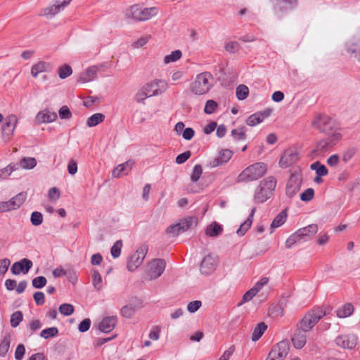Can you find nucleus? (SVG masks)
I'll return each mask as SVG.
<instances>
[{"mask_svg": "<svg viewBox=\"0 0 360 360\" xmlns=\"http://www.w3.org/2000/svg\"><path fill=\"white\" fill-rule=\"evenodd\" d=\"M311 124L314 128L324 133L328 137L333 138V134H341L339 124L334 120L325 115L315 116Z\"/></svg>", "mask_w": 360, "mask_h": 360, "instance_id": "nucleus-1", "label": "nucleus"}, {"mask_svg": "<svg viewBox=\"0 0 360 360\" xmlns=\"http://www.w3.org/2000/svg\"><path fill=\"white\" fill-rule=\"evenodd\" d=\"M276 186V179L274 176L264 179L255 189L254 202L257 204L266 202L271 198Z\"/></svg>", "mask_w": 360, "mask_h": 360, "instance_id": "nucleus-2", "label": "nucleus"}, {"mask_svg": "<svg viewBox=\"0 0 360 360\" xmlns=\"http://www.w3.org/2000/svg\"><path fill=\"white\" fill-rule=\"evenodd\" d=\"M156 7L143 8L139 4L131 6L126 10L125 15L129 20L135 22L146 21L158 14Z\"/></svg>", "mask_w": 360, "mask_h": 360, "instance_id": "nucleus-3", "label": "nucleus"}, {"mask_svg": "<svg viewBox=\"0 0 360 360\" xmlns=\"http://www.w3.org/2000/svg\"><path fill=\"white\" fill-rule=\"evenodd\" d=\"M266 165L257 162L245 168L238 176V182L255 181L262 177L266 172Z\"/></svg>", "mask_w": 360, "mask_h": 360, "instance_id": "nucleus-4", "label": "nucleus"}, {"mask_svg": "<svg viewBox=\"0 0 360 360\" xmlns=\"http://www.w3.org/2000/svg\"><path fill=\"white\" fill-rule=\"evenodd\" d=\"M212 75L208 72L199 74L195 80L191 84L192 92L196 95H203L208 92L212 87Z\"/></svg>", "mask_w": 360, "mask_h": 360, "instance_id": "nucleus-5", "label": "nucleus"}, {"mask_svg": "<svg viewBox=\"0 0 360 360\" xmlns=\"http://www.w3.org/2000/svg\"><path fill=\"white\" fill-rule=\"evenodd\" d=\"M326 315V312L320 307H317L307 313L300 321V329L308 332Z\"/></svg>", "mask_w": 360, "mask_h": 360, "instance_id": "nucleus-6", "label": "nucleus"}, {"mask_svg": "<svg viewBox=\"0 0 360 360\" xmlns=\"http://www.w3.org/2000/svg\"><path fill=\"white\" fill-rule=\"evenodd\" d=\"M148 251V247L147 245H141L129 259L127 266V269L129 271H134L141 266Z\"/></svg>", "mask_w": 360, "mask_h": 360, "instance_id": "nucleus-7", "label": "nucleus"}, {"mask_svg": "<svg viewBox=\"0 0 360 360\" xmlns=\"http://www.w3.org/2000/svg\"><path fill=\"white\" fill-rule=\"evenodd\" d=\"M144 90L146 91L150 96H158L164 93L168 89V84L164 79H155L150 82L145 84Z\"/></svg>", "mask_w": 360, "mask_h": 360, "instance_id": "nucleus-8", "label": "nucleus"}, {"mask_svg": "<svg viewBox=\"0 0 360 360\" xmlns=\"http://www.w3.org/2000/svg\"><path fill=\"white\" fill-rule=\"evenodd\" d=\"M341 139V134H333V138L327 136L326 139H321L317 143L316 148L313 152L318 155L323 153L335 146Z\"/></svg>", "mask_w": 360, "mask_h": 360, "instance_id": "nucleus-9", "label": "nucleus"}, {"mask_svg": "<svg viewBox=\"0 0 360 360\" xmlns=\"http://www.w3.org/2000/svg\"><path fill=\"white\" fill-rule=\"evenodd\" d=\"M166 262L163 259H154L148 264L147 275L150 280L156 279L164 272Z\"/></svg>", "mask_w": 360, "mask_h": 360, "instance_id": "nucleus-10", "label": "nucleus"}, {"mask_svg": "<svg viewBox=\"0 0 360 360\" xmlns=\"http://www.w3.org/2000/svg\"><path fill=\"white\" fill-rule=\"evenodd\" d=\"M302 184V178L300 174H292L287 182L285 194L289 198H293L300 191Z\"/></svg>", "mask_w": 360, "mask_h": 360, "instance_id": "nucleus-11", "label": "nucleus"}, {"mask_svg": "<svg viewBox=\"0 0 360 360\" xmlns=\"http://www.w3.org/2000/svg\"><path fill=\"white\" fill-rule=\"evenodd\" d=\"M289 346L285 341H281L269 353L266 360H284L288 353Z\"/></svg>", "mask_w": 360, "mask_h": 360, "instance_id": "nucleus-12", "label": "nucleus"}, {"mask_svg": "<svg viewBox=\"0 0 360 360\" xmlns=\"http://www.w3.org/2000/svg\"><path fill=\"white\" fill-rule=\"evenodd\" d=\"M18 123V118L15 115L7 116L2 126V135L6 141H8L13 135Z\"/></svg>", "mask_w": 360, "mask_h": 360, "instance_id": "nucleus-13", "label": "nucleus"}, {"mask_svg": "<svg viewBox=\"0 0 360 360\" xmlns=\"http://www.w3.org/2000/svg\"><path fill=\"white\" fill-rule=\"evenodd\" d=\"M357 341L358 338L354 334L340 335L335 339V343L338 346L348 349L354 348Z\"/></svg>", "mask_w": 360, "mask_h": 360, "instance_id": "nucleus-14", "label": "nucleus"}, {"mask_svg": "<svg viewBox=\"0 0 360 360\" xmlns=\"http://www.w3.org/2000/svg\"><path fill=\"white\" fill-rule=\"evenodd\" d=\"M217 264V258L208 255L203 258L200 263V272L204 275H210L216 269Z\"/></svg>", "mask_w": 360, "mask_h": 360, "instance_id": "nucleus-15", "label": "nucleus"}, {"mask_svg": "<svg viewBox=\"0 0 360 360\" xmlns=\"http://www.w3.org/2000/svg\"><path fill=\"white\" fill-rule=\"evenodd\" d=\"M300 158L298 152L295 149H287L281 156L279 165L281 167H288L298 161Z\"/></svg>", "mask_w": 360, "mask_h": 360, "instance_id": "nucleus-16", "label": "nucleus"}, {"mask_svg": "<svg viewBox=\"0 0 360 360\" xmlns=\"http://www.w3.org/2000/svg\"><path fill=\"white\" fill-rule=\"evenodd\" d=\"M71 1L72 0H57L54 4L45 8L43 11L42 15L52 18L63 11Z\"/></svg>", "mask_w": 360, "mask_h": 360, "instance_id": "nucleus-17", "label": "nucleus"}, {"mask_svg": "<svg viewBox=\"0 0 360 360\" xmlns=\"http://www.w3.org/2000/svg\"><path fill=\"white\" fill-rule=\"evenodd\" d=\"M32 262L27 258H24L19 262H15L11 269L12 274L18 275L20 273L27 274L32 267Z\"/></svg>", "mask_w": 360, "mask_h": 360, "instance_id": "nucleus-18", "label": "nucleus"}, {"mask_svg": "<svg viewBox=\"0 0 360 360\" xmlns=\"http://www.w3.org/2000/svg\"><path fill=\"white\" fill-rule=\"evenodd\" d=\"M272 112V110L271 109H265L263 111L257 112L251 115H250L246 120V124L248 126L254 127L262 122L264 121V119L267 118L270 116Z\"/></svg>", "mask_w": 360, "mask_h": 360, "instance_id": "nucleus-19", "label": "nucleus"}, {"mask_svg": "<svg viewBox=\"0 0 360 360\" xmlns=\"http://www.w3.org/2000/svg\"><path fill=\"white\" fill-rule=\"evenodd\" d=\"M233 152L229 149H223L219 152V156L210 162L211 167H217L226 163L232 157Z\"/></svg>", "mask_w": 360, "mask_h": 360, "instance_id": "nucleus-20", "label": "nucleus"}, {"mask_svg": "<svg viewBox=\"0 0 360 360\" xmlns=\"http://www.w3.org/2000/svg\"><path fill=\"white\" fill-rule=\"evenodd\" d=\"M117 321V316H106L102 319L98 325L99 330L105 333L112 331Z\"/></svg>", "mask_w": 360, "mask_h": 360, "instance_id": "nucleus-21", "label": "nucleus"}, {"mask_svg": "<svg viewBox=\"0 0 360 360\" xmlns=\"http://www.w3.org/2000/svg\"><path fill=\"white\" fill-rule=\"evenodd\" d=\"M57 118V114L55 112H51L44 110L39 112L35 117V122L37 124L49 123L55 121Z\"/></svg>", "mask_w": 360, "mask_h": 360, "instance_id": "nucleus-22", "label": "nucleus"}, {"mask_svg": "<svg viewBox=\"0 0 360 360\" xmlns=\"http://www.w3.org/2000/svg\"><path fill=\"white\" fill-rule=\"evenodd\" d=\"M274 10L277 12H284L294 8L297 0H274Z\"/></svg>", "mask_w": 360, "mask_h": 360, "instance_id": "nucleus-23", "label": "nucleus"}, {"mask_svg": "<svg viewBox=\"0 0 360 360\" xmlns=\"http://www.w3.org/2000/svg\"><path fill=\"white\" fill-rule=\"evenodd\" d=\"M318 231V226L316 224H310L307 226L303 227L297 230V232L303 240V241L308 240Z\"/></svg>", "mask_w": 360, "mask_h": 360, "instance_id": "nucleus-24", "label": "nucleus"}, {"mask_svg": "<svg viewBox=\"0 0 360 360\" xmlns=\"http://www.w3.org/2000/svg\"><path fill=\"white\" fill-rule=\"evenodd\" d=\"M304 333L305 332L299 328L293 335L292 338V342L296 349H302L305 345L307 337Z\"/></svg>", "mask_w": 360, "mask_h": 360, "instance_id": "nucleus-25", "label": "nucleus"}, {"mask_svg": "<svg viewBox=\"0 0 360 360\" xmlns=\"http://www.w3.org/2000/svg\"><path fill=\"white\" fill-rule=\"evenodd\" d=\"M198 223V219L195 217H186L181 219L178 224L179 225V229L181 230L184 233L191 229L193 226H196Z\"/></svg>", "mask_w": 360, "mask_h": 360, "instance_id": "nucleus-26", "label": "nucleus"}, {"mask_svg": "<svg viewBox=\"0 0 360 360\" xmlns=\"http://www.w3.org/2000/svg\"><path fill=\"white\" fill-rule=\"evenodd\" d=\"M255 211H256V207H253L251 210V212H250L248 219H246V221H244L240 226V227L238 228V229L236 231V233L238 236H242L245 235V233L247 232V231L250 228V226L252 224L253 217H254Z\"/></svg>", "mask_w": 360, "mask_h": 360, "instance_id": "nucleus-27", "label": "nucleus"}, {"mask_svg": "<svg viewBox=\"0 0 360 360\" xmlns=\"http://www.w3.org/2000/svg\"><path fill=\"white\" fill-rule=\"evenodd\" d=\"M134 162L131 161H127L124 163L119 165L116 168H115L112 171V175L113 177L118 178L120 177L125 171L126 174L130 171L133 167Z\"/></svg>", "mask_w": 360, "mask_h": 360, "instance_id": "nucleus-28", "label": "nucleus"}, {"mask_svg": "<svg viewBox=\"0 0 360 360\" xmlns=\"http://www.w3.org/2000/svg\"><path fill=\"white\" fill-rule=\"evenodd\" d=\"M51 65L49 63L39 61L32 67L31 74L36 78L39 73L49 71Z\"/></svg>", "mask_w": 360, "mask_h": 360, "instance_id": "nucleus-29", "label": "nucleus"}, {"mask_svg": "<svg viewBox=\"0 0 360 360\" xmlns=\"http://www.w3.org/2000/svg\"><path fill=\"white\" fill-rule=\"evenodd\" d=\"M98 69L96 66L89 68L85 73L79 77V82L85 83L92 81L96 77Z\"/></svg>", "mask_w": 360, "mask_h": 360, "instance_id": "nucleus-30", "label": "nucleus"}, {"mask_svg": "<svg viewBox=\"0 0 360 360\" xmlns=\"http://www.w3.org/2000/svg\"><path fill=\"white\" fill-rule=\"evenodd\" d=\"M26 198L27 193L25 192H20L13 198H11L9 200L13 210L18 209L25 202Z\"/></svg>", "mask_w": 360, "mask_h": 360, "instance_id": "nucleus-31", "label": "nucleus"}, {"mask_svg": "<svg viewBox=\"0 0 360 360\" xmlns=\"http://www.w3.org/2000/svg\"><path fill=\"white\" fill-rule=\"evenodd\" d=\"M222 231L223 228L221 225L217 222H213L207 227L205 234L210 237H216L220 235Z\"/></svg>", "mask_w": 360, "mask_h": 360, "instance_id": "nucleus-32", "label": "nucleus"}, {"mask_svg": "<svg viewBox=\"0 0 360 360\" xmlns=\"http://www.w3.org/2000/svg\"><path fill=\"white\" fill-rule=\"evenodd\" d=\"M105 115L102 113L98 112L90 116L86 120V125L89 127H95L98 124L103 122Z\"/></svg>", "mask_w": 360, "mask_h": 360, "instance_id": "nucleus-33", "label": "nucleus"}, {"mask_svg": "<svg viewBox=\"0 0 360 360\" xmlns=\"http://www.w3.org/2000/svg\"><path fill=\"white\" fill-rule=\"evenodd\" d=\"M353 305L347 303L343 305L341 308L338 309L336 311V314L339 318H346L349 316L353 313Z\"/></svg>", "mask_w": 360, "mask_h": 360, "instance_id": "nucleus-34", "label": "nucleus"}, {"mask_svg": "<svg viewBox=\"0 0 360 360\" xmlns=\"http://www.w3.org/2000/svg\"><path fill=\"white\" fill-rule=\"evenodd\" d=\"M266 329L267 326L264 322L257 324V326L254 328L252 335V340L254 342L257 341L262 337V335L264 334Z\"/></svg>", "mask_w": 360, "mask_h": 360, "instance_id": "nucleus-35", "label": "nucleus"}, {"mask_svg": "<svg viewBox=\"0 0 360 360\" xmlns=\"http://www.w3.org/2000/svg\"><path fill=\"white\" fill-rule=\"evenodd\" d=\"M37 160L34 158H23L20 160L18 167H21L25 169H31L37 165Z\"/></svg>", "mask_w": 360, "mask_h": 360, "instance_id": "nucleus-36", "label": "nucleus"}, {"mask_svg": "<svg viewBox=\"0 0 360 360\" xmlns=\"http://www.w3.org/2000/svg\"><path fill=\"white\" fill-rule=\"evenodd\" d=\"M231 135L235 141H245L247 138L245 127L232 129Z\"/></svg>", "mask_w": 360, "mask_h": 360, "instance_id": "nucleus-37", "label": "nucleus"}, {"mask_svg": "<svg viewBox=\"0 0 360 360\" xmlns=\"http://www.w3.org/2000/svg\"><path fill=\"white\" fill-rule=\"evenodd\" d=\"M287 219V213L285 210L281 211L279 214H278L274 219L273 220L271 228L275 229L281 226L284 224Z\"/></svg>", "mask_w": 360, "mask_h": 360, "instance_id": "nucleus-38", "label": "nucleus"}, {"mask_svg": "<svg viewBox=\"0 0 360 360\" xmlns=\"http://www.w3.org/2000/svg\"><path fill=\"white\" fill-rule=\"evenodd\" d=\"M18 168V163H11L5 168L0 169V180L7 178L12 172L17 170Z\"/></svg>", "mask_w": 360, "mask_h": 360, "instance_id": "nucleus-39", "label": "nucleus"}, {"mask_svg": "<svg viewBox=\"0 0 360 360\" xmlns=\"http://www.w3.org/2000/svg\"><path fill=\"white\" fill-rule=\"evenodd\" d=\"M312 170H315L318 176H326L328 172L325 165H322L320 162L316 161L312 163L310 166Z\"/></svg>", "mask_w": 360, "mask_h": 360, "instance_id": "nucleus-40", "label": "nucleus"}, {"mask_svg": "<svg viewBox=\"0 0 360 360\" xmlns=\"http://www.w3.org/2000/svg\"><path fill=\"white\" fill-rule=\"evenodd\" d=\"M136 312L135 307L132 304H127L120 309L121 315L126 319H131Z\"/></svg>", "mask_w": 360, "mask_h": 360, "instance_id": "nucleus-41", "label": "nucleus"}, {"mask_svg": "<svg viewBox=\"0 0 360 360\" xmlns=\"http://www.w3.org/2000/svg\"><path fill=\"white\" fill-rule=\"evenodd\" d=\"M58 329L56 327H50L42 330L40 336L44 339H49L57 336Z\"/></svg>", "mask_w": 360, "mask_h": 360, "instance_id": "nucleus-42", "label": "nucleus"}, {"mask_svg": "<svg viewBox=\"0 0 360 360\" xmlns=\"http://www.w3.org/2000/svg\"><path fill=\"white\" fill-rule=\"evenodd\" d=\"M304 242L303 240L300 236L297 231L290 235L289 238L285 241V247L286 248L289 249L294 244L297 243H302Z\"/></svg>", "mask_w": 360, "mask_h": 360, "instance_id": "nucleus-43", "label": "nucleus"}, {"mask_svg": "<svg viewBox=\"0 0 360 360\" xmlns=\"http://www.w3.org/2000/svg\"><path fill=\"white\" fill-rule=\"evenodd\" d=\"M236 94L238 100H244L249 94V89L247 86L240 84L236 88Z\"/></svg>", "mask_w": 360, "mask_h": 360, "instance_id": "nucleus-44", "label": "nucleus"}, {"mask_svg": "<svg viewBox=\"0 0 360 360\" xmlns=\"http://www.w3.org/2000/svg\"><path fill=\"white\" fill-rule=\"evenodd\" d=\"M182 53L180 50H175L171 52L170 54L164 58L165 63L167 64L171 62H175L181 58Z\"/></svg>", "mask_w": 360, "mask_h": 360, "instance_id": "nucleus-45", "label": "nucleus"}, {"mask_svg": "<svg viewBox=\"0 0 360 360\" xmlns=\"http://www.w3.org/2000/svg\"><path fill=\"white\" fill-rule=\"evenodd\" d=\"M93 285L95 289L97 290H101L103 288V283H102V277L100 274V273L94 270L93 271Z\"/></svg>", "mask_w": 360, "mask_h": 360, "instance_id": "nucleus-46", "label": "nucleus"}, {"mask_svg": "<svg viewBox=\"0 0 360 360\" xmlns=\"http://www.w3.org/2000/svg\"><path fill=\"white\" fill-rule=\"evenodd\" d=\"M218 108V103L214 100H208L205 105L204 112L210 115L214 113Z\"/></svg>", "mask_w": 360, "mask_h": 360, "instance_id": "nucleus-47", "label": "nucleus"}, {"mask_svg": "<svg viewBox=\"0 0 360 360\" xmlns=\"http://www.w3.org/2000/svg\"><path fill=\"white\" fill-rule=\"evenodd\" d=\"M23 318L22 314L20 311L14 312L11 316V326L13 328L17 327L22 321Z\"/></svg>", "mask_w": 360, "mask_h": 360, "instance_id": "nucleus-48", "label": "nucleus"}, {"mask_svg": "<svg viewBox=\"0 0 360 360\" xmlns=\"http://www.w3.org/2000/svg\"><path fill=\"white\" fill-rule=\"evenodd\" d=\"M122 247V241L121 240H117L111 248L110 252L113 258H117L121 254V249Z\"/></svg>", "mask_w": 360, "mask_h": 360, "instance_id": "nucleus-49", "label": "nucleus"}, {"mask_svg": "<svg viewBox=\"0 0 360 360\" xmlns=\"http://www.w3.org/2000/svg\"><path fill=\"white\" fill-rule=\"evenodd\" d=\"M30 221L33 226H39L43 221V215L41 212L35 211L31 214Z\"/></svg>", "mask_w": 360, "mask_h": 360, "instance_id": "nucleus-50", "label": "nucleus"}, {"mask_svg": "<svg viewBox=\"0 0 360 360\" xmlns=\"http://www.w3.org/2000/svg\"><path fill=\"white\" fill-rule=\"evenodd\" d=\"M150 97L148 92L144 90V87L142 86L135 94L134 99L136 103H141Z\"/></svg>", "mask_w": 360, "mask_h": 360, "instance_id": "nucleus-51", "label": "nucleus"}, {"mask_svg": "<svg viewBox=\"0 0 360 360\" xmlns=\"http://www.w3.org/2000/svg\"><path fill=\"white\" fill-rule=\"evenodd\" d=\"M58 310L64 316H70L74 312V307L70 304L64 303L60 305Z\"/></svg>", "mask_w": 360, "mask_h": 360, "instance_id": "nucleus-52", "label": "nucleus"}, {"mask_svg": "<svg viewBox=\"0 0 360 360\" xmlns=\"http://www.w3.org/2000/svg\"><path fill=\"white\" fill-rule=\"evenodd\" d=\"M202 174V169L200 165H195L193 169L192 174L191 175V180L192 182H196L200 178Z\"/></svg>", "mask_w": 360, "mask_h": 360, "instance_id": "nucleus-53", "label": "nucleus"}, {"mask_svg": "<svg viewBox=\"0 0 360 360\" xmlns=\"http://www.w3.org/2000/svg\"><path fill=\"white\" fill-rule=\"evenodd\" d=\"M10 338L5 337L0 343V356H4L8 352L10 347Z\"/></svg>", "mask_w": 360, "mask_h": 360, "instance_id": "nucleus-54", "label": "nucleus"}, {"mask_svg": "<svg viewBox=\"0 0 360 360\" xmlns=\"http://www.w3.org/2000/svg\"><path fill=\"white\" fill-rule=\"evenodd\" d=\"M72 72V68L68 65H63L58 69V75L61 79H65Z\"/></svg>", "mask_w": 360, "mask_h": 360, "instance_id": "nucleus-55", "label": "nucleus"}, {"mask_svg": "<svg viewBox=\"0 0 360 360\" xmlns=\"http://www.w3.org/2000/svg\"><path fill=\"white\" fill-rule=\"evenodd\" d=\"M46 282V278L43 276H40L34 278L32 281V284L34 288L39 289L44 287Z\"/></svg>", "mask_w": 360, "mask_h": 360, "instance_id": "nucleus-56", "label": "nucleus"}, {"mask_svg": "<svg viewBox=\"0 0 360 360\" xmlns=\"http://www.w3.org/2000/svg\"><path fill=\"white\" fill-rule=\"evenodd\" d=\"M347 52L360 61V45L352 44L347 47Z\"/></svg>", "mask_w": 360, "mask_h": 360, "instance_id": "nucleus-57", "label": "nucleus"}, {"mask_svg": "<svg viewBox=\"0 0 360 360\" xmlns=\"http://www.w3.org/2000/svg\"><path fill=\"white\" fill-rule=\"evenodd\" d=\"M314 189L309 188L300 194V199L304 202H309L314 198Z\"/></svg>", "mask_w": 360, "mask_h": 360, "instance_id": "nucleus-58", "label": "nucleus"}, {"mask_svg": "<svg viewBox=\"0 0 360 360\" xmlns=\"http://www.w3.org/2000/svg\"><path fill=\"white\" fill-rule=\"evenodd\" d=\"M271 314L276 317H281L284 314L283 307L281 304L273 306L270 309Z\"/></svg>", "mask_w": 360, "mask_h": 360, "instance_id": "nucleus-59", "label": "nucleus"}, {"mask_svg": "<svg viewBox=\"0 0 360 360\" xmlns=\"http://www.w3.org/2000/svg\"><path fill=\"white\" fill-rule=\"evenodd\" d=\"M257 292L252 288L249 290H248L243 295L242 302L239 304V305L242 304L243 303L247 302L250 301L256 295Z\"/></svg>", "mask_w": 360, "mask_h": 360, "instance_id": "nucleus-60", "label": "nucleus"}, {"mask_svg": "<svg viewBox=\"0 0 360 360\" xmlns=\"http://www.w3.org/2000/svg\"><path fill=\"white\" fill-rule=\"evenodd\" d=\"M202 306V302L200 300H195L193 302H191L187 305V310L190 313H194L197 311L200 307Z\"/></svg>", "mask_w": 360, "mask_h": 360, "instance_id": "nucleus-61", "label": "nucleus"}, {"mask_svg": "<svg viewBox=\"0 0 360 360\" xmlns=\"http://www.w3.org/2000/svg\"><path fill=\"white\" fill-rule=\"evenodd\" d=\"M58 112L61 119H70L72 117V112L67 105L62 106Z\"/></svg>", "mask_w": 360, "mask_h": 360, "instance_id": "nucleus-62", "label": "nucleus"}, {"mask_svg": "<svg viewBox=\"0 0 360 360\" xmlns=\"http://www.w3.org/2000/svg\"><path fill=\"white\" fill-rule=\"evenodd\" d=\"M191 155V152L187 150L183 153L179 154L176 158V162L179 165L184 163Z\"/></svg>", "mask_w": 360, "mask_h": 360, "instance_id": "nucleus-63", "label": "nucleus"}, {"mask_svg": "<svg viewBox=\"0 0 360 360\" xmlns=\"http://www.w3.org/2000/svg\"><path fill=\"white\" fill-rule=\"evenodd\" d=\"M91 321L89 319H84L79 324V326H78V330L79 332L81 333H84V332H86L90 326H91Z\"/></svg>", "mask_w": 360, "mask_h": 360, "instance_id": "nucleus-64", "label": "nucleus"}]
</instances>
